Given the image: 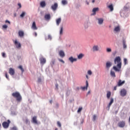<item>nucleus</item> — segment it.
Instances as JSON below:
<instances>
[{"label":"nucleus","mask_w":130,"mask_h":130,"mask_svg":"<svg viewBox=\"0 0 130 130\" xmlns=\"http://www.w3.org/2000/svg\"><path fill=\"white\" fill-rule=\"evenodd\" d=\"M114 61L115 64H116V62L118 64H117V67L115 66H114L113 67V70L115 71V72H119L120 71V69H121V64H122L121 59L120 58V57L119 56L116 57Z\"/></svg>","instance_id":"obj_1"},{"label":"nucleus","mask_w":130,"mask_h":130,"mask_svg":"<svg viewBox=\"0 0 130 130\" xmlns=\"http://www.w3.org/2000/svg\"><path fill=\"white\" fill-rule=\"evenodd\" d=\"M11 121L10 120H8V122L5 121L2 123V125L4 128H8L9 125H10V123Z\"/></svg>","instance_id":"obj_2"},{"label":"nucleus","mask_w":130,"mask_h":130,"mask_svg":"<svg viewBox=\"0 0 130 130\" xmlns=\"http://www.w3.org/2000/svg\"><path fill=\"white\" fill-rule=\"evenodd\" d=\"M17 103H20L22 101V96L18 92H17Z\"/></svg>","instance_id":"obj_3"},{"label":"nucleus","mask_w":130,"mask_h":130,"mask_svg":"<svg viewBox=\"0 0 130 130\" xmlns=\"http://www.w3.org/2000/svg\"><path fill=\"white\" fill-rule=\"evenodd\" d=\"M120 96L122 97H124V96H126V89L123 88L120 91Z\"/></svg>","instance_id":"obj_4"},{"label":"nucleus","mask_w":130,"mask_h":130,"mask_svg":"<svg viewBox=\"0 0 130 130\" xmlns=\"http://www.w3.org/2000/svg\"><path fill=\"white\" fill-rule=\"evenodd\" d=\"M118 126L119 127H124L125 126V122L124 121H121L118 123Z\"/></svg>","instance_id":"obj_5"},{"label":"nucleus","mask_w":130,"mask_h":130,"mask_svg":"<svg viewBox=\"0 0 130 130\" xmlns=\"http://www.w3.org/2000/svg\"><path fill=\"white\" fill-rule=\"evenodd\" d=\"M114 102V100L113 99V98H111L110 102L106 108L107 110H109V109H110V106H111V105H112V103H113Z\"/></svg>","instance_id":"obj_6"},{"label":"nucleus","mask_w":130,"mask_h":130,"mask_svg":"<svg viewBox=\"0 0 130 130\" xmlns=\"http://www.w3.org/2000/svg\"><path fill=\"white\" fill-rule=\"evenodd\" d=\"M69 60L71 62V63H73L74 62L77 61L78 59L77 58H74L73 56H71L69 58Z\"/></svg>","instance_id":"obj_7"},{"label":"nucleus","mask_w":130,"mask_h":130,"mask_svg":"<svg viewBox=\"0 0 130 130\" xmlns=\"http://www.w3.org/2000/svg\"><path fill=\"white\" fill-rule=\"evenodd\" d=\"M111 66H112V63H111V62L107 61L106 63V69H107V70H109L111 67Z\"/></svg>","instance_id":"obj_8"},{"label":"nucleus","mask_w":130,"mask_h":130,"mask_svg":"<svg viewBox=\"0 0 130 130\" xmlns=\"http://www.w3.org/2000/svg\"><path fill=\"white\" fill-rule=\"evenodd\" d=\"M88 87H89V83L88 80L86 81V86L81 87L82 90H88Z\"/></svg>","instance_id":"obj_9"},{"label":"nucleus","mask_w":130,"mask_h":130,"mask_svg":"<svg viewBox=\"0 0 130 130\" xmlns=\"http://www.w3.org/2000/svg\"><path fill=\"white\" fill-rule=\"evenodd\" d=\"M40 62L41 64H44L46 63V59L45 58L42 57L40 59Z\"/></svg>","instance_id":"obj_10"},{"label":"nucleus","mask_w":130,"mask_h":130,"mask_svg":"<svg viewBox=\"0 0 130 130\" xmlns=\"http://www.w3.org/2000/svg\"><path fill=\"white\" fill-rule=\"evenodd\" d=\"M58 7V5H57V3H54V4L51 6V9L53 11H56Z\"/></svg>","instance_id":"obj_11"},{"label":"nucleus","mask_w":130,"mask_h":130,"mask_svg":"<svg viewBox=\"0 0 130 130\" xmlns=\"http://www.w3.org/2000/svg\"><path fill=\"white\" fill-rule=\"evenodd\" d=\"M97 21H98V24L99 25H102L103 24V22H104V19L103 18H96Z\"/></svg>","instance_id":"obj_12"},{"label":"nucleus","mask_w":130,"mask_h":130,"mask_svg":"<svg viewBox=\"0 0 130 130\" xmlns=\"http://www.w3.org/2000/svg\"><path fill=\"white\" fill-rule=\"evenodd\" d=\"M99 11V8H94L92 9V14H91L92 16H94L96 15V12H98Z\"/></svg>","instance_id":"obj_13"},{"label":"nucleus","mask_w":130,"mask_h":130,"mask_svg":"<svg viewBox=\"0 0 130 130\" xmlns=\"http://www.w3.org/2000/svg\"><path fill=\"white\" fill-rule=\"evenodd\" d=\"M122 43H123V48L125 49L127 47L126 46V41L125 40V38H122Z\"/></svg>","instance_id":"obj_14"},{"label":"nucleus","mask_w":130,"mask_h":130,"mask_svg":"<svg viewBox=\"0 0 130 130\" xmlns=\"http://www.w3.org/2000/svg\"><path fill=\"white\" fill-rule=\"evenodd\" d=\"M107 8L110 10V12H113V10H114L113 4H110V5L107 6Z\"/></svg>","instance_id":"obj_15"},{"label":"nucleus","mask_w":130,"mask_h":130,"mask_svg":"<svg viewBox=\"0 0 130 130\" xmlns=\"http://www.w3.org/2000/svg\"><path fill=\"white\" fill-rule=\"evenodd\" d=\"M51 17L50 16V14H45L44 16V18L45 20L47 21H49L50 20Z\"/></svg>","instance_id":"obj_16"},{"label":"nucleus","mask_w":130,"mask_h":130,"mask_svg":"<svg viewBox=\"0 0 130 130\" xmlns=\"http://www.w3.org/2000/svg\"><path fill=\"white\" fill-rule=\"evenodd\" d=\"M59 55L60 57L63 58L64 56H66V54H64V52L62 50H60L59 51Z\"/></svg>","instance_id":"obj_17"},{"label":"nucleus","mask_w":130,"mask_h":130,"mask_svg":"<svg viewBox=\"0 0 130 130\" xmlns=\"http://www.w3.org/2000/svg\"><path fill=\"white\" fill-rule=\"evenodd\" d=\"M31 121L33 122V123H36V124H37L38 123V122L37 121V117H36V116H34L32 118Z\"/></svg>","instance_id":"obj_18"},{"label":"nucleus","mask_w":130,"mask_h":130,"mask_svg":"<svg viewBox=\"0 0 130 130\" xmlns=\"http://www.w3.org/2000/svg\"><path fill=\"white\" fill-rule=\"evenodd\" d=\"M24 31L22 30H19L18 31V36H19V37H20V38H22V37H24Z\"/></svg>","instance_id":"obj_19"},{"label":"nucleus","mask_w":130,"mask_h":130,"mask_svg":"<svg viewBox=\"0 0 130 130\" xmlns=\"http://www.w3.org/2000/svg\"><path fill=\"white\" fill-rule=\"evenodd\" d=\"M31 29H33V30H37L38 29L37 26H36V23L35 22V21H34L32 22Z\"/></svg>","instance_id":"obj_20"},{"label":"nucleus","mask_w":130,"mask_h":130,"mask_svg":"<svg viewBox=\"0 0 130 130\" xmlns=\"http://www.w3.org/2000/svg\"><path fill=\"white\" fill-rule=\"evenodd\" d=\"M9 74L11 76H14L15 75V70L13 69V68H10Z\"/></svg>","instance_id":"obj_21"},{"label":"nucleus","mask_w":130,"mask_h":130,"mask_svg":"<svg viewBox=\"0 0 130 130\" xmlns=\"http://www.w3.org/2000/svg\"><path fill=\"white\" fill-rule=\"evenodd\" d=\"M125 83V81H121V80H119L118 82L117 85L118 86V87H120V86H122V85H123V84H124Z\"/></svg>","instance_id":"obj_22"},{"label":"nucleus","mask_w":130,"mask_h":130,"mask_svg":"<svg viewBox=\"0 0 130 130\" xmlns=\"http://www.w3.org/2000/svg\"><path fill=\"white\" fill-rule=\"evenodd\" d=\"M92 49L93 51H98V50H99V47L98 45L93 46Z\"/></svg>","instance_id":"obj_23"},{"label":"nucleus","mask_w":130,"mask_h":130,"mask_svg":"<svg viewBox=\"0 0 130 130\" xmlns=\"http://www.w3.org/2000/svg\"><path fill=\"white\" fill-rule=\"evenodd\" d=\"M61 22V18H59L56 20V23L57 26H59V24H60V22Z\"/></svg>","instance_id":"obj_24"},{"label":"nucleus","mask_w":130,"mask_h":130,"mask_svg":"<svg viewBox=\"0 0 130 130\" xmlns=\"http://www.w3.org/2000/svg\"><path fill=\"white\" fill-rule=\"evenodd\" d=\"M84 56H85V55L84 54L80 53L77 56V58L78 59H82V58H83Z\"/></svg>","instance_id":"obj_25"},{"label":"nucleus","mask_w":130,"mask_h":130,"mask_svg":"<svg viewBox=\"0 0 130 130\" xmlns=\"http://www.w3.org/2000/svg\"><path fill=\"white\" fill-rule=\"evenodd\" d=\"M114 30L115 31V32H119V31H120V27L119 26V25L115 27Z\"/></svg>","instance_id":"obj_26"},{"label":"nucleus","mask_w":130,"mask_h":130,"mask_svg":"<svg viewBox=\"0 0 130 130\" xmlns=\"http://www.w3.org/2000/svg\"><path fill=\"white\" fill-rule=\"evenodd\" d=\"M55 64V59H52L50 62V64L52 68H53V66H54Z\"/></svg>","instance_id":"obj_27"},{"label":"nucleus","mask_w":130,"mask_h":130,"mask_svg":"<svg viewBox=\"0 0 130 130\" xmlns=\"http://www.w3.org/2000/svg\"><path fill=\"white\" fill-rule=\"evenodd\" d=\"M40 6L42 8H44L45 6H46V4L45 3V1H42L40 3Z\"/></svg>","instance_id":"obj_28"},{"label":"nucleus","mask_w":130,"mask_h":130,"mask_svg":"<svg viewBox=\"0 0 130 130\" xmlns=\"http://www.w3.org/2000/svg\"><path fill=\"white\" fill-rule=\"evenodd\" d=\"M22 47V45L19 42H17V48L21 49Z\"/></svg>","instance_id":"obj_29"},{"label":"nucleus","mask_w":130,"mask_h":130,"mask_svg":"<svg viewBox=\"0 0 130 130\" xmlns=\"http://www.w3.org/2000/svg\"><path fill=\"white\" fill-rule=\"evenodd\" d=\"M110 75L111 77H113V78H115L116 77V75H115V73L112 71H111Z\"/></svg>","instance_id":"obj_30"},{"label":"nucleus","mask_w":130,"mask_h":130,"mask_svg":"<svg viewBox=\"0 0 130 130\" xmlns=\"http://www.w3.org/2000/svg\"><path fill=\"white\" fill-rule=\"evenodd\" d=\"M18 69L21 71L22 74H23V73H24V72H25L24 68H23V67L21 65L18 67Z\"/></svg>","instance_id":"obj_31"},{"label":"nucleus","mask_w":130,"mask_h":130,"mask_svg":"<svg viewBox=\"0 0 130 130\" xmlns=\"http://www.w3.org/2000/svg\"><path fill=\"white\" fill-rule=\"evenodd\" d=\"M110 96H111V92H110V91H107V98L108 99H109V98H110Z\"/></svg>","instance_id":"obj_32"},{"label":"nucleus","mask_w":130,"mask_h":130,"mask_svg":"<svg viewBox=\"0 0 130 130\" xmlns=\"http://www.w3.org/2000/svg\"><path fill=\"white\" fill-rule=\"evenodd\" d=\"M61 4L63 5V6H66V5H68V1L66 0H62L61 1Z\"/></svg>","instance_id":"obj_33"},{"label":"nucleus","mask_w":130,"mask_h":130,"mask_svg":"<svg viewBox=\"0 0 130 130\" xmlns=\"http://www.w3.org/2000/svg\"><path fill=\"white\" fill-rule=\"evenodd\" d=\"M26 15V12H23L21 15H20V18H24L25 17V15Z\"/></svg>","instance_id":"obj_34"},{"label":"nucleus","mask_w":130,"mask_h":130,"mask_svg":"<svg viewBox=\"0 0 130 130\" xmlns=\"http://www.w3.org/2000/svg\"><path fill=\"white\" fill-rule=\"evenodd\" d=\"M63 31V27L61 26L60 30V35H62V32Z\"/></svg>","instance_id":"obj_35"},{"label":"nucleus","mask_w":130,"mask_h":130,"mask_svg":"<svg viewBox=\"0 0 130 130\" xmlns=\"http://www.w3.org/2000/svg\"><path fill=\"white\" fill-rule=\"evenodd\" d=\"M128 7H126V6H124L123 8V11H124L125 12H127V11H128Z\"/></svg>","instance_id":"obj_36"},{"label":"nucleus","mask_w":130,"mask_h":130,"mask_svg":"<svg viewBox=\"0 0 130 130\" xmlns=\"http://www.w3.org/2000/svg\"><path fill=\"white\" fill-rule=\"evenodd\" d=\"M22 8V5L21 3H18L17 4V9L19 10V9H21Z\"/></svg>","instance_id":"obj_37"},{"label":"nucleus","mask_w":130,"mask_h":130,"mask_svg":"<svg viewBox=\"0 0 130 130\" xmlns=\"http://www.w3.org/2000/svg\"><path fill=\"white\" fill-rule=\"evenodd\" d=\"M106 51H107V52H111V51H112V50H111V48H107L106 49Z\"/></svg>","instance_id":"obj_38"},{"label":"nucleus","mask_w":130,"mask_h":130,"mask_svg":"<svg viewBox=\"0 0 130 130\" xmlns=\"http://www.w3.org/2000/svg\"><path fill=\"white\" fill-rule=\"evenodd\" d=\"M124 64H127V59L126 58L123 59Z\"/></svg>","instance_id":"obj_39"},{"label":"nucleus","mask_w":130,"mask_h":130,"mask_svg":"<svg viewBox=\"0 0 130 130\" xmlns=\"http://www.w3.org/2000/svg\"><path fill=\"white\" fill-rule=\"evenodd\" d=\"M82 110H83L82 107H79L77 111V112L79 113L81 112V111H82Z\"/></svg>","instance_id":"obj_40"},{"label":"nucleus","mask_w":130,"mask_h":130,"mask_svg":"<svg viewBox=\"0 0 130 130\" xmlns=\"http://www.w3.org/2000/svg\"><path fill=\"white\" fill-rule=\"evenodd\" d=\"M57 124L59 127H61V123H60V122L57 121Z\"/></svg>","instance_id":"obj_41"},{"label":"nucleus","mask_w":130,"mask_h":130,"mask_svg":"<svg viewBox=\"0 0 130 130\" xmlns=\"http://www.w3.org/2000/svg\"><path fill=\"white\" fill-rule=\"evenodd\" d=\"M87 74L88 75H89V76H91V75H92V71L91 70H88L87 71Z\"/></svg>","instance_id":"obj_42"},{"label":"nucleus","mask_w":130,"mask_h":130,"mask_svg":"<svg viewBox=\"0 0 130 130\" xmlns=\"http://www.w3.org/2000/svg\"><path fill=\"white\" fill-rule=\"evenodd\" d=\"M12 96L13 97H15V98H17V92H15V93H12Z\"/></svg>","instance_id":"obj_43"},{"label":"nucleus","mask_w":130,"mask_h":130,"mask_svg":"<svg viewBox=\"0 0 130 130\" xmlns=\"http://www.w3.org/2000/svg\"><path fill=\"white\" fill-rule=\"evenodd\" d=\"M97 117V115H94L93 116V121H95V120H96V118Z\"/></svg>","instance_id":"obj_44"},{"label":"nucleus","mask_w":130,"mask_h":130,"mask_svg":"<svg viewBox=\"0 0 130 130\" xmlns=\"http://www.w3.org/2000/svg\"><path fill=\"white\" fill-rule=\"evenodd\" d=\"M58 60H59V61H60V62H62L63 63H64V61H63V60H62V59H58Z\"/></svg>","instance_id":"obj_45"},{"label":"nucleus","mask_w":130,"mask_h":130,"mask_svg":"<svg viewBox=\"0 0 130 130\" xmlns=\"http://www.w3.org/2000/svg\"><path fill=\"white\" fill-rule=\"evenodd\" d=\"M48 39H49V40H51V39H52V37H51V36L50 35H49L48 36Z\"/></svg>","instance_id":"obj_46"},{"label":"nucleus","mask_w":130,"mask_h":130,"mask_svg":"<svg viewBox=\"0 0 130 130\" xmlns=\"http://www.w3.org/2000/svg\"><path fill=\"white\" fill-rule=\"evenodd\" d=\"M55 87H56V90H58V84H57V83H56L55 85Z\"/></svg>","instance_id":"obj_47"},{"label":"nucleus","mask_w":130,"mask_h":130,"mask_svg":"<svg viewBox=\"0 0 130 130\" xmlns=\"http://www.w3.org/2000/svg\"><path fill=\"white\" fill-rule=\"evenodd\" d=\"M3 29H7V28H8V25H3Z\"/></svg>","instance_id":"obj_48"},{"label":"nucleus","mask_w":130,"mask_h":130,"mask_svg":"<svg viewBox=\"0 0 130 130\" xmlns=\"http://www.w3.org/2000/svg\"><path fill=\"white\" fill-rule=\"evenodd\" d=\"M5 76H6V78L8 80H10V78H9V75H8V74H7V73H6Z\"/></svg>","instance_id":"obj_49"},{"label":"nucleus","mask_w":130,"mask_h":130,"mask_svg":"<svg viewBox=\"0 0 130 130\" xmlns=\"http://www.w3.org/2000/svg\"><path fill=\"white\" fill-rule=\"evenodd\" d=\"M2 56H3V57H6V53H4V52H3L2 53Z\"/></svg>","instance_id":"obj_50"},{"label":"nucleus","mask_w":130,"mask_h":130,"mask_svg":"<svg viewBox=\"0 0 130 130\" xmlns=\"http://www.w3.org/2000/svg\"><path fill=\"white\" fill-rule=\"evenodd\" d=\"M41 78H39L38 79V83H41Z\"/></svg>","instance_id":"obj_51"},{"label":"nucleus","mask_w":130,"mask_h":130,"mask_svg":"<svg viewBox=\"0 0 130 130\" xmlns=\"http://www.w3.org/2000/svg\"><path fill=\"white\" fill-rule=\"evenodd\" d=\"M25 123H28V122H29V120L27 118H26L25 120Z\"/></svg>","instance_id":"obj_52"},{"label":"nucleus","mask_w":130,"mask_h":130,"mask_svg":"<svg viewBox=\"0 0 130 130\" xmlns=\"http://www.w3.org/2000/svg\"><path fill=\"white\" fill-rule=\"evenodd\" d=\"M90 93H91V91L89 90V91H88V92L87 93V94H86V96L88 95L89 94H90Z\"/></svg>","instance_id":"obj_53"},{"label":"nucleus","mask_w":130,"mask_h":130,"mask_svg":"<svg viewBox=\"0 0 130 130\" xmlns=\"http://www.w3.org/2000/svg\"><path fill=\"white\" fill-rule=\"evenodd\" d=\"M84 119H82L81 122V124H83V123H84Z\"/></svg>","instance_id":"obj_54"},{"label":"nucleus","mask_w":130,"mask_h":130,"mask_svg":"<svg viewBox=\"0 0 130 130\" xmlns=\"http://www.w3.org/2000/svg\"><path fill=\"white\" fill-rule=\"evenodd\" d=\"M5 22L6 23H8L9 24H11V22L9 20H6Z\"/></svg>","instance_id":"obj_55"},{"label":"nucleus","mask_w":130,"mask_h":130,"mask_svg":"<svg viewBox=\"0 0 130 130\" xmlns=\"http://www.w3.org/2000/svg\"><path fill=\"white\" fill-rule=\"evenodd\" d=\"M117 88V86H114V91H116Z\"/></svg>","instance_id":"obj_56"},{"label":"nucleus","mask_w":130,"mask_h":130,"mask_svg":"<svg viewBox=\"0 0 130 130\" xmlns=\"http://www.w3.org/2000/svg\"><path fill=\"white\" fill-rule=\"evenodd\" d=\"M59 107V105L58 104H56V107H57V108H58Z\"/></svg>","instance_id":"obj_57"},{"label":"nucleus","mask_w":130,"mask_h":130,"mask_svg":"<svg viewBox=\"0 0 130 130\" xmlns=\"http://www.w3.org/2000/svg\"><path fill=\"white\" fill-rule=\"evenodd\" d=\"M85 3H86V5H89V3H88V1H86Z\"/></svg>","instance_id":"obj_58"},{"label":"nucleus","mask_w":130,"mask_h":130,"mask_svg":"<svg viewBox=\"0 0 130 130\" xmlns=\"http://www.w3.org/2000/svg\"><path fill=\"white\" fill-rule=\"evenodd\" d=\"M34 35H35V36L36 37V36H37V32H35L34 33Z\"/></svg>","instance_id":"obj_59"},{"label":"nucleus","mask_w":130,"mask_h":130,"mask_svg":"<svg viewBox=\"0 0 130 130\" xmlns=\"http://www.w3.org/2000/svg\"><path fill=\"white\" fill-rule=\"evenodd\" d=\"M76 90H78V91H79V90H80V87H76Z\"/></svg>","instance_id":"obj_60"},{"label":"nucleus","mask_w":130,"mask_h":130,"mask_svg":"<svg viewBox=\"0 0 130 130\" xmlns=\"http://www.w3.org/2000/svg\"><path fill=\"white\" fill-rule=\"evenodd\" d=\"M14 43H15V45H17V40H15L14 41Z\"/></svg>","instance_id":"obj_61"},{"label":"nucleus","mask_w":130,"mask_h":130,"mask_svg":"<svg viewBox=\"0 0 130 130\" xmlns=\"http://www.w3.org/2000/svg\"><path fill=\"white\" fill-rule=\"evenodd\" d=\"M86 79H89V77L88 76V75H86Z\"/></svg>","instance_id":"obj_62"},{"label":"nucleus","mask_w":130,"mask_h":130,"mask_svg":"<svg viewBox=\"0 0 130 130\" xmlns=\"http://www.w3.org/2000/svg\"><path fill=\"white\" fill-rule=\"evenodd\" d=\"M92 3L94 4V3H95V0H92Z\"/></svg>","instance_id":"obj_63"},{"label":"nucleus","mask_w":130,"mask_h":130,"mask_svg":"<svg viewBox=\"0 0 130 130\" xmlns=\"http://www.w3.org/2000/svg\"><path fill=\"white\" fill-rule=\"evenodd\" d=\"M50 103L51 104H52V100H50Z\"/></svg>","instance_id":"obj_64"}]
</instances>
